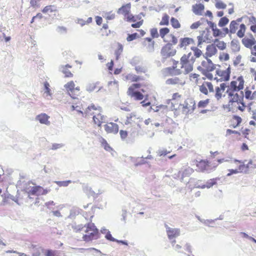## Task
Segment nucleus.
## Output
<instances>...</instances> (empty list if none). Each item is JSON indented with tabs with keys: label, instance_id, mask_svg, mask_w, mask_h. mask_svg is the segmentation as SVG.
<instances>
[{
	"label": "nucleus",
	"instance_id": "obj_15",
	"mask_svg": "<svg viewBox=\"0 0 256 256\" xmlns=\"http://www.w3.org/2000/svg\"><path fill=\"white\" fill-rule=\"evenodd\" d=\"M199 90L204 95H208L209 92H213L214 88L211 82L204 81L199 86Z\"/></svg>",
	"mask_w": 256,
	"mask_h": 256
},
{
	"label": "nucleus",
	"instance_id": "obj_1",
	"mask_svg": "<svg viewBox=\"0 0 256 256\" xmlns=\"http://www.w3.org/2000/svg\"><path fill=\"white\" fill-rule=\"evenodd\" d=\"M194 62L195 58L191 52L184 54L180 61L172 60V66L165 69L166 74V76L188 74L192 71Z\"/></svg>",
	"mask_w": 256,
	"mask_h": 256
},
{
	"label": "nucleus",
	"instance_id": "obj_14",
	"mask_svg": "<svg viewBox=\"0 0 256 256\" xmlns=\"http://www.w3.org/2000/svg\"><path fill=\"white\" fill-rule=\"evenodd\" d=\"M230 66L226 70L218 69L216 70V75L218 76H216L215 79H216L217 81L220 82L228 81L230 78Z\"/></svg>",
	"mask_w": 256,
	"mask_h": 256
},
{
	"label": "nucleus",
	"instance_id": "obj_61",
	"mask_svg": "<svg viewBox=\"0 0 256 256\" xmlns=\"http://www.w3.org/2000/svg\"><path fill=\"white\" fill-rule=\"evenodd\" d=\"M138 38V34L136 33H134L130 34H128V37L126 38V40L128 42H130Z\"/></svg>",
	"mask_w": 256,
	"mask_h": 256
},
{
	"label": "nucleus",
	"instance_id": "obj_27",
	"mask_svg": "<svg viewBox=\"0 0 256 256\" xmlns=\"http://www.w3.org/2000/svg\"><path fill=\"white\" fill-rule=\"evenodd\" d=\"M166 233L168 238L170 239H172L180 235V230L178 228H172L170 227H167Z\"/></svg>",
	"mask_w": 256,
	"mask_h": 256
},
{
	"label": "nucleus",
	"instance_id": "obj_18",
	"mask_svg": "<svg viewBox=\"0 0 256 256\" xmlns=\"http://www.w3.org/2000/svg\"><path fill=\"white\" fill-rule=\"evenodd\" d=\"M101 108L100 106H96L94 104H92L88 106L83 112L82 116L87 117L90 116H94L98 112H100Z\"/></svg>",
	"mask_w": 256,
	"mask_h": 256
},
{
	"label": "nucleus",
	"instance_id": "obj_42",
	"mask_svg": "<svg viewBox=\"0 0 256 256\" xmlns=\"http://www.w3.org/2000/svg\"><path fill=\"white\" fill-rule=\"evenodd\" d=\"M238 28L239 29L238 30L236 34L239 38H242L244 36L246 30V26L244 24H242L239 26Z\"/></svg>",
	"mask_w": 256,
	"mask_h": 256
},
{
	"label": "nucleus",
	"instance_id": "obj_4",
	"mask_svg": "<svg viewBox=\"0 0 256 256\" xmlns=\"http://www.w3.org/2000/svg\"><path fill=\"white\" fill-rule=\"evenodd\" d=\"M148 84L147 82L132 84L128 90L127 94L136 100H142L144 96L140 92L138 91L137 89L143 87L144 88L141 89V92L145 93L148 89Z\"/></svg>",
	"mask_w": 256,
	"mask_h": 256
},
{
	"label": "nucleus",
	"instance_id": "obj_37",
	"mask_svg": "<svg viewBox=\"0 0 256 256\" xmlns=\"http://www.w3.org/2000/svg\"><path fill=\"white\" fill-rule=\"evenodd\" d=\"M239 24L236 20H232L230 24V32L231 34H235L239 28Z\"/></svg>",
	"mask_w": 256,
	"mask_h": 256
},
{
	"label": "nucleus",
	"instance_id": "obj_47",
	"mask_svg": "<svg viewBox=\"0 0 256 256\" xmlns=\"http://www.w3.org/2000/svg\"><path fill=\"white\" fill-rule=\"evenodd\" d=\"M92 21V17L88 18L86 20H85L82 18H78L76 23L80 24V26H82L86 24H88L91 23Z\"/></svg>",
	"mask_w": 256,
	"mask_h": 256
},
{
	"label": "nucleus",
	"instance_id": "obj_29",
	"mask_svg": "<svg viewBox=\"0 0 256 256\" xmlns=\"http://www.w3.org/2000/svg\"><path fill=\"white\" fill-rule=\"evenodd\" d=\"M139 118L137 117L136 115L134 113H131L126 117V119L124 122L125 124L132 125L136 123L138 120Z\"/></svg>",
	"mask_w": 256,
	"mask_h": 256
},
{
	"label": "nucleus",
	"instance_id": "obj_46",
	"mask_svg": "<svg viewBox=\"0 0 256 256\" xmlns=\"http://www.w3.org/2000/svg\"><path fill=\"white\" fill-rule=\"evenodd\" d=\"M100 142L101 144V145L102 146H103V148L106 150L110 152L111 150H112V148L110 146L109 144L108 143V142L104 138L101 137Z\"/></svg>",
	"mask_w": 256,
	"mask_h": 256
},
{
	"label": "nucleus",
	"instance_id": "obj_7",
	"mask_svg": "<svg viewBox=\"0 0 256 256\" xmlns=\"http://www.w3.org/2000/svg\"><path fill=\"white\" fill-rule=\"evenodd\" d=\"M68 95L72 98H76L82 93L80 87L75 84L73 80H70L64 85Z\"/></svg>",
	"mask_w": 256,
	"mask_h": 256
},
{
	"label": "nucleus",
	"instance_id": "obj_38",
	"mask_svg": "<svg viewBox=\"0 0 256 256\" xmlns=\"http://www.w3.org/2000/svg\"><path fill=\"white\" fill-rule=\"evenodd\" d=\"M170 32V29L167 27H164L160 28L159 31L160 36L163 40H165L166 35L168 36Z\"/></svg>",
	"mask_w": 256,
	"mask_h": 256
},
{
	"label": "nucleus",
	"instance_id": "obj_39",
	"mask_svg": "<svg viewBox=\"0 0 256 256\" xmlns=\"http://www.w3.org/2000/svg\"><path fill=\"white\" fill-rule=\"evenodd\" d=\"M220 180V178H218L210 179L206 182V184L203 185L201 188H210L212 186L214 185H215L216 184L217 180Z\"/></svg>",
	"mask_w": 256,
	"mask_h": 256
},
{
	"label": "nucleus",
	"instance_id": "obj_56",
	"mask_svg": "<svg viewBox=\"0 0 256 256\" xmlns=\"http://www.w3.org/2000/svg\"><path fill=\"white\" fill-rule=\"evenodd\" d=\"M71 182H72V181L70 180H66V181H56V183L59 186H67Z\"/></svg>",
	"mask_w": 256,
	"mask_h": 256
},
{
	"label": "nucleus",
	"instance_id": "obj_58",
	"mask_svg": "<svg viewBox=\"0 0 256 256\" xmlns=\"http://www.w3.org/2000/svg\"><path fill=\"white\" fill-rule=\"evenodd\" d=\"M120 134L122 140H126L128 136V132L126 130H120Z\"/></svg>",
	"mask_w": 256,
	"mask_h": 256
},
{
	"label": "nucleus",
	"instance_id": "obj_62",
	"mask_svg": "<svg viewBox=\"0 0 256 256\" xmlns=\"http://www.w3.org/2000/svg\"><path fill=\"white\" fill-rule=\"evenodd\" d=\"M159 156H165L167 154L170 153V151L167 150L166 149L160 150L157 152Z\"/></svg>",
	"mask_w": 256,
	"mask_h": 256
},
{
	"label": "nucleus",
	"instance_id": "obj_40",
	"mask_svg": "<svg viewBox=\"0 0 256 256\" xmlns=\"http://www.w3.org/2000/svg\"><path fill=\"white\" fill-rule=\"evenodd\" d=\"M82 104L80 103V102H77L74 104L70 106V110L72 111L76 110L82 114L84 112L82 110Z\"/></svg>",
	"mask_w": 256,
	"mask_h": 256
},
{
	"label": "nucleus",
	"instance_id": "obj_21",
	"mask_svg": "<svg viewBox=\"0 0 256 256\" xmlns=\"http://www.w3.org/2000/svg\"><path fill=\"white\" fill-rule=\"evenodd\" d=\"M104 130L108 134H116L118 132V124L114 122H108L104 126Z\"/></svg>",
	"mask_w": 256,
	"mask_h": 256
},
{
	"label": "nucleus",
	"instance_id": "obj_59",
	"mask_svg": "<svg viewBox=\"0 0 256 256\" xmlns=\"http://www.w3.org/2000/svg\"><path fill=\"white\" fill-rule=\"evenodd\" d=\"M254 104V103L253 102L250 103L249 109L252 112V118L256 121V108L255 110L254 109V108L252 106Z\"/></svg>",
	"mask_w": 256,
	"mask_h": 256
},
{
	"label": "nucleus",
	"instance_id": "obj_6",
	"mask_svg": "<svg viewBox=\"0 0 256 256\" xmlns=\"http://www.w3.org/2000/svg\"><path fill=\"white\" fill-rule=\"evenodd\" d=\"M194 164L196 166V170L201 172H210L215 170L218 164H212L208 160L196 159L193 161Z\"/></svg>",
	"mask_w": 256,
	"mask_h": 256
},
{
	"label": "nucleus",
	"instance_id": "obj_23",
	"mask_svg": "<svg viewBox=\"0 0 256 256\" xmlns=\"http://www.w3.org/2000/svg\"><path fill=\"white\" fill-rule=\"evenodd\" d=\"M243 45L246 48H252L254 45H256V40L252 35L248 37H245L242 40Z\"/></svg>",
	"mask_w": 256,
	"mask_h": 256
},
{
	"label": "nucleus",
	"instance_id": "obj_54",
	"mask_svg": "<svg viewBox=\"0 0 256 256\" xmlns=\"http://www.w3.org/2000/svg\"><path fill=\"white\" fill-rule=\"evenodd\" d=\"M228 22H229V20L227 18L222 17L219 20L218 26L220 27L224 26L226 24H228Z\"/></svg>",
	"mask_w": 256,
	"mask_h": 256
},
{
	"label": "nucleus",
	"instance_id": "obj_52",
	"mask_svg": "<svg viewBox=\"0 0 256 256\" xmlns=\"http://www.w3.org/2000/svg\"><path fill=\"white\" fill-rule=\"evenodd\" d=\"M150 34L152 39L154 38H158L160 36L158 29L156 28H152L150 30Z\"/></svg>",
	"mask_w": 256,
	"mask_h": 256
},
{
	"label": "nucleus",
	"instance_id": "obj_36",
	"mask_svg": "<svg viewBox=\"0 0 256 256\" xmlns=\"http://www.w3.org/2000/svg\"><path fill=\"white\" fill-rule=\"evenodd\" d=\"M169 22L170 16L166 13H164L162 16L159 25L160 26H168L169 24Z\"/></svg>",
	"mask_w": 256,
	"mask_h": 256
},
{
	"label": "nucleus",
	"instance_id": "obj_25",
	"mask_svg": "<svg viewBox=\"0 0 256 256\" xmlns=\"http://www.w3.org/2000/svg\"><path fill=\"white\" fill-rule=\"evenodd\" d=\"M50 116L45 113H42L36 116V119L38 120L40 124H44L46 125L50 124L49 121Z\"/></svg>",
	"mask_w": 256,
	"mask_h": 256
},
{
	"label": "nucleus",
	"instance_id": "obj_60",
	"mask_svg": "<svg viewBox=\"0 0 256 256\" xmlns=\"http://www.w3.org/2000/svg\"><path fill=\"white\" fill-rule=\"evenodd\" d=\"M237 104H239L238 106V108L240 110L241 112H244L246 108V106L244 102V100L242 102H236Z\"/></svg>",
	"mask_w": 256,
	"mask_h": 256
},
{
	"label": "nucleus",
	"instance_id": "obj_33",
	"mask_svg": "<svg viewBox=\"0 0 256 256\" xmlns=\"http://www.w3.org/2000/svg\"><path fill=\"white\" fill-rule=\"evenodd\" d=\"M164 42H167L166 44H171V45H176L178 43V40L173 34H170L166 36Z\"/></svg>",
	"mask_w": 256,
	"mask_h": 256
},
{
	"label": "nucleus",
	"instance_id": "obj_64",
	"mask_svg": "<svg viewBox=\"0 0 256 256\" xmlns=\"http://www.w3.org/2000/svg\"><path fill=\"white\" fill-rule=\"evenodd\" d=\"M116 17V14L112 12H110L106 14V18L108 20H114Z\"/></svg>",
	"mask_w": 256,
	"mask_h": 256
},
{
	"label": "nucleus",
	"instance_id": "obj_3",
	"mask_svg": "<svg viewBox=\"0 0 256 256\" xmlns=\"http://www.w3.org/2000/svg\"><path fill=\"white\" fill-rule=\"evenodd\" d=\"M230 165L232 168L228 170V173L227 174V176L238 173H246L250 168H256V166L253 164V161L252 160H250L248 163L246 164L242 161L231 159L230 160Z\"/></svg>",
	"mask_w": 256,
	"mask_h": 256
},
{
	"label": "nucleus",
	"instance_id": "obj_12",
	"mask_svg": "<svg viewBox=\"0 0 256 256\" xmlns=\"http://www.w3.org/2000/svg\"><path fill=\"white\" fill-rule=\"evenodd\" d=\"M244 82H245L242 76H234L227 87L232 89L242 90L244 88Z\"/></svg>",
	"mask_w": 256,
	"mask_h": 256
},
{
	"label": "nucleus",
	"instance_id": "obj_51",
	"mask_svg": "<svg viewBox=\"0 0 256 256\" xmlns=\"http://www.w3.org/2000/svg\"><path fill=\"white\" fill-rule=\"evenodd\" d=\"M251 50V57L250 60L252 62H256V45H254Z\"/></svg>",
	"mask_w": 256,
	"mask_h": 256
},
{
	"label": "nucleus",
	"instance_id": "obj_8",
	"mask_svg": "<svg viewBox=\"0 0 256 256\" xmlns=\"http://www.w3.org/2000/svg\"><path fill=\"white\" fill-rule=\"evenodd\" d=\"M239 90L232 89L227 87L226 92L228 99V105H232L234 103L238 102L243 100V92H241V94H238Z\"/></svg>",
	"mask_w": 256,
	"mask_h": 256
},
{
	"label": "nucleus",
	"instance_id": "obj_34",
	"mask_svg": "<svg viewBox=\"0 0 256 256\" xmlns=\"http://www.w3.org/2000/svg\"><path fill=\"white\" fill-rule=\"evenodd\" d=\"M214 44L215 45V47H217L220 50H224L226 49V44L222 40H220L219 39H216L214 42Z\"/></svg>",
	"mask_w": 256,
	"mask_h": 256
},
{
	"label": "nucleus",
	"instance_id": "obj_9",
	"mask_svg": "<svg viewBox=\"0 0 256 256\" xmlns=\"http://www.w3.org/2000/svg\"><path fill=\"white\" fill-rule=\"evenodd\" d=\"M195 104L194 99L188 98L183 100L179 111L185 114H191L195 108Z\"/></svg>",
	"mask_w": 256,
	"mask_h": 256
},
{
	"label": "nucleus",
	"instance_id": "obj_41",
	"mask_svg": "<svg viewBox=\"0 0 256 256\" xmlns=\"http://www.w3.org/2000/svg\"><path fill=\"white\" fill-rule=\"evenodd\" d=\"M57 11L56 7L54 5L46 6L42 10V12L44 14L53 12Z\"/></svg>",
	"mask_w": 256,
	"mask_h": 256
},
{
	"label": "nucleus",
	"instance_id": "obj_30",
	"mask_svg": "<svg viewBox=\"0 0 256 256\" xmlns=\"http://www.w3.org/2000/svg\"><path fill=\"white\" fill-rule=\"evenodd\" d=\"M204 9V6L202 4H196L192 6V11L196 15H202Z\"/></svg>",
	"mask_w": 256,
	"mask_h": 256
},
{
	"label": "nucleus",
	"instance_id": "obj_49",
	"mask_svg": "<svg viewBox=\"0 0 256 256\" xmlns=\"http://www.w3.org/2000/svg\"><path fill=\"white\" fill-rule=\"evenodd\" d=\"M210 102V100L207 98L205 100H200L198 104V106L199 108H204L206 107Z\"/></svg>",
	"mask_w": 256,
	"mask_h": 256
},
{
	"label": "nucleus",
	"instance_id": "obj_16",
	"mask_svg": "<svg viewBox=\"0 0 256 256\" xmlns=\"http://www.w3.org/2000/svg\"><path fill=\"white\" fill-rule=\"evenodd\" d=\"M142 46L148 52H152L154 50L155 42L150 38H146L142 42Z\"/></svg>",
	"mask_w": 256,
	"mask_h": 256
},
{
	"label": "nucleus",
	"instance_id": "obj_32",
	"mask_svg": "<svg viewBox=\"0 0 256 256\" xmlns=\"http://www.w3.org/2000/svg\"><path fill=\"white\" fill-rule=\"evenodd\" d=\"M242 118L238 116H233L230 120V126L236 128L242 122Z\"/></svg>",
	"mask_w": 256,
	"mask_h": 256
},
{
	"label": "nucleus",
	"instance_id": "obj_45",
	"mask_svg": "<svg viewBox=\"0 0 256 256\" xmlns=\"http://www.w3.org/2000/svg\"><path fill=\"white\" fill-rule=\"evenodd\" d=\"M170 21L172 26L174 29H178L181 27V24L180 22L175 18H171Z\"/></svg>",
	"mask_w": 256,
	"mask_h": 256
},
{
	"label": "nucleus",
	"instance_id": "obj_44",
	"mask_svg": "<svg viewBox=\"0 0 256 256\" xmlns=\"http://www.w3.org/2000/svg\"><path fill=\"white\" fill-rule=\"evenodd\" d=\"M210 27L212 29L213 32V36L215 37L220 36L222 34V32L221 30L218 28H217L216 26L214 23L210 22Z\"/></svg>",
	"mask_w": 256,
	"mask_h": 256
},
{
	"label": "nucleus",
	"instance_id": "obj_43",
	"mask_svg": "<svg viewBox=\"0 0 256 256\" xmlns=\"http://www.w3.org/2000/svg\"><path fill=\"white\" fill-rule=\"evenodd\" d=\"M126 79L131 82H138L143 80V78L135 74H129L126 76Z\"/></svg>",
	"mask_w": 256,
	"mask_h": 256
},
{
	"label": "nucleus",
	"instance_id": "obj_5",
	"mask_svg": "<svg viewBox=\"0 0 256 256\" xmlns=\"http://www.w3.org/2000/svg\"><path fill=\"white\" fill-rule=\"evenodd\" d=\"M24 191L30 199L34 200L36 198L34 204H36L39 202L38 196L40 195L47 194L50 192V190L44 189L40 186H35L26 187Z\"/></svg>",
	"mask_w": 256,
	"mask_h": 256
},
{
	"label": "nucleus",
	"instance_id": "obj_53",
	"mask_svg": "<svg viewBox=\"0 0 256 256\" xmlns=\"http://www.w3.org/2000/svg\"><path fill=\"white\" fill-rule=\"evenodd\" d=\"M230 56L228 53L222 52L220 54L219 59L222 62L227 61L229 60Z\"/></svg>",
	"mask_w": 256,
	"mask_h": 256
},
{
	"label": "nucleus",
	"instance_id": "obj_31",
	"mask_svg": "<svg viewBox=\"0 0 256 256\" xmlns=\"http://www.w3.org/2000/svg\"><path fill=\"white\" fill-rule=\"evenodd\" d=\"M244 97L246 100H254L256 98V91L252 92L248 87L244 90Z\"/></svg>",
	"mask_w": 256,
	"mask_h": 256
},
{
	"label": "nucleus",
	"instance_id": "obj_11",
	"mask_svg": "<svg viewBox=\"0 0 256 256\" xmlns=\"http://www.w3.org/2000/svg\"><path fill=\"white\" fill-rule=\"evenodd\" d=\"M176 53V49L171 44H166L160 50V54L163 58L166 59L174 56Z\"/></svg>",
	"mask_w": 256,
	"mask_h": 256
},
{
	"label": "nucleus",
	"instance_id": "obj_57",
	"mask_svg": "<svg viewBox=\"0 0 256 256\" xmlns=\"http://www.w3.org/2000/svg\"><path fill=\"white\" fill-rule=\"evenodd\" d=\"M200 76V74H198L193 73V74H191L190 75V80L194 81V82L197 83Z\"/></svg>",
	"mask_w": 256,
	"mask_h": 256
},
{
	"label": "nucleus",
	"instance_id": "obj_63",
	"mask_svg": "<svg viewBox=\"0 0 256 256\" xmlns=\"http://www.w3.org/2000/svg\"><path fill=\"white\" fill-rule=\"evenodd\" d=\"M44 86L45 93H46L47 95L50 96L51 92H50V84H49L48 82H46L44 83Z\"/></svg>",
	"mask_w": 256,
	"mask_h": 256
},
{
	"label": "nucleus",
	"instance_id": "obj_20",
	"mask_svg": "<svg viewBox=\"0 0 256 256\" xmlns=\"http://www.w3.org/2000/svg\"><path fill=\"white\" fill-rule=\"evenodd\" d=\"M184 79L182 77L174 76L168 78L166 81V84L168 85L182 86L185 84Z\"/></svg>",
	"mask_w": 256,
	"mask_h": 256
},
{
	"label": "nucleus",
	"instance_id": "obj_48",
	"mask_svg": "<svg viewBox=\"0 0 256 256\" xmlns=\"http://www.w3.org/2000/svg\"><path fill=\"white\" fill-rule=\"evenodd\" d=\"M191 50L194 52L193 56H194V58H195V59L196 58H198L200 57L202 54V50L196 47L192 46L191 48Z\"/></svg>",
	"mask_w": 256,
	"mask_h": 256
},
{
	"label": "nucleus",
	"instance_id": "obj_28",
	"mask_svg": "<svg viewBox=\"0 0 256 256\" xmlns=\"http://www.w3.org/2000/svg\"><path fill=\"white\" fill-rule=\"evenodd\" d=\"M217 53V49L213 44L208 45L206 48V55L207 57H211Z\"/></svg>",
	"mask_w": 256,
	"mask_h": 256
},
{
	"label": "nucleus",
	"instance_id": "obj_50",
	"mask_svg": "<svg viewBox=\"0 0 256 256\" xmlns=\"http://www.w3.org/2000/svg\"><path fill=\"white\" fill-rule=\"evenodd\" d=\"M215 6L218 9H225L226 7V4L223 2L218 0L215 3Z\"/></svg>",
	"mask_w": 256,
	"mask_h": 256
},
{
	"label": "nucleus",
	"instance_id": "obj_26",
	"mask_svg": "<svg viewBox=\"0 0 256 256\" xmlns=\"http://www.w3.org/2000/svg\"><path fill=\"white\" fill-rule=\"evenodd\" d=\"M130 9L131 4L130 3H128L122 5L119 8L118 10V13L124 16L126 14L128 15L130 12Z\"/></svg>",
	"mask_w": 256,
	"mask_h": 256
},
{
	"label": "nucleus",
	"instance_id": "obj_13",
	"mask_svg": "<svg viewBox=\"0 0 256 256\" xmlns=\"http://www.w3.org/2000/svg\"><path fill=\"white\" fill-rule=\"evenodd\" d=\"M171 102L170 108L172 110L179 111L180 107L183 102V98L181 94L178 92L174 93L172 94V98L170 100Z\"/></svg>",
	"mask_w": 256,
	"mask_h": 256
},
{
	"label": "nucleus",
	"instance_id": "obj_35",
	"mask_svg": "<svg viewBox=\"0 0 256 256\" xmlns=\"http://www.w3.org/2000/svg\"><path fill=\"white\" fill-rule=\"evenodd\" d=\"M72 66L69 64H66L62 66V72L64 74L66 78H72L73 74L68 70V68H71Z\"/></svg>",
	"mask_w": 256,
	"mask_h": 256
},
{
	"label": "nucleus",
	"instance_id": "obj_55",
	"mask_svg": "<svg viewBox=\"0 0 256 256\" xmlns=\"http://www.w3.org/2000/svg\"><path fill=\"white\" fill-rule=\"evenodd\" d=\"M101 29L102 31H106V32L102 33V36H108L110 32V30H108V26L107 24H104Z\"/></svg>",
	"mask_w": 256,
	"mask_h": 256
},
{
	"label": "nucleus",
	"instance_id": "obj_22",
	"mask_svg": "<svg viewBox=\"0 0 256 256\" xmlns=\"http://www.w3.org/2000/svg\"><path fill=\"white\" fill-rule=\"evenodd\" d=\"M92 119L94 124L98 127H100L102 124L106 122V117L102 114V110L94 115Z\"/></svg>",
	"mask_w": 256,
	"mask_h": 256
},
{
	"label": "nucleus",
	"instance_id": "obj_24",
	"mask_svg": "<svg viewBox=\"0 0 256 256\" xmlns=\"http://www.w3.org/2000/svg\"><path fill=\"white\" fill-rule=\"evenodd\" d=\"M240 133L236 130L228 129L226 131V136L231 140H238L240 139Z\"/></svg>",
	"mask_w": 256,
	"mask_h": 256
},
{
	"label": "nucleus",
	"instance_id": "obj_17",
	"mask_svg": "<svg viewBox=\"0 0 256 256\" xmlns=\"http://www.w3.org/2000/svg\"><path fill=\"white\" fill-rule=\"evenodd\" d=\"M194 40L190 38H182L179 40L178 48L180 49L186 50L190 44H194Z\"/></svg>",
	"mask_w": 256,
	"mask_h": 256
},
{
	"label": "nucleus",
	"instance_id": "obj_10",
	"mask_svg": "<svg viewBox=\"0 0 256 256\" xmlns=\"http://www.w3.org/2000/svg\"><path fill=\"white\" fill-rule=\"evenodd\" d=\"M215 68V65L212 61L207 58L202 60L200 64L197 68L198 70L200 71L202 74H206V73L214 70Z\"/></svg>",
	"mask_w": 256,
	"mask_h": 256
},
{
	"label": "nucleus",
	"instance_id": "obj_19",
	"mask_svg": "<svg viewBox=\"0 0 256 256\" xmlns=\"http://www.w3.org/2000/svg\"><path fill=\"white\" fill-rule=\"evenodd\" d=\"M226 87L225 83H222L219 86H216L215 88L214 96L216 100H219L224 96V93Z\"/></svg>",
	"mask_w": 256,
	"mask_h": 256
},
{
	"label": "nucleus",
	"instance_id": "obj_2",
	"mask_svg": "<svg viewBox=\"0 0 256 256\" xmlns=\"http://www.w3.org/2000/svg\"><path fill=\"white\" fill-rule=\"evenodd\" d=\"M72 228L74 232L82 234V240L85 242L97 240L100 237L98 230L94 223L89 222L85 225H75Z\"/></svg>",
	"mask_w": 256,
	"mask_h": 256
}]
</instances>
